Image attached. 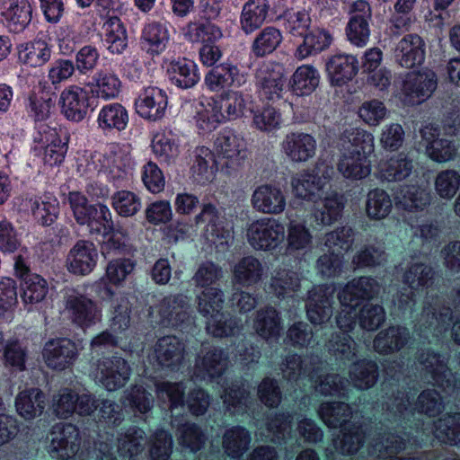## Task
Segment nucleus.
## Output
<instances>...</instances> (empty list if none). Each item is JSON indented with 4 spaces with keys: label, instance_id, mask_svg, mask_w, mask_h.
<instances>
[{
    "label": "nucleus",
    "instance_id": "1",
    "mask_svg": "<svg viewBox=\"0 0 460 460\" xmlns=\"http://www.w3.org/2000/svg\"><path fill=\"white\" fill-rule=\"evenodd\" d=\"M333 167L323 160H318L312 170L303 171L292 178L291 186L296 197L312 200L332 180Z\"/></svg>",
    "mask_w": 460,
    "mask_h": 460
},
{
    "label": "nucleus",
    "instance_id": "2",
    "mask_svg": "<svg viewBox=\"0 0 460 460\" xmlns=\"http://www.w3.org/2000/svg\"><path fill=\"white\" fill-rule=\"evenodd\" d=\"M215 148L220 160L221 169L229 175L236 173L248 156L245 140L232 131H224L219 134L215 142Z\"/></svg>",
    "mask_w": 460,
    "mask_h": 460
},
{
    "label": "nucleus",
    "instance_id": "3",
    "mask_svg": "<svg viewBox=\"0 0 460 460\" xmlns=\"http://www.w3.org/2000/svg\"><path fill=\"white\" fill-rule=\"evenodd\" d=\"M285 236L284 226L276 218L262 217L252 222L246 233L249 244L256 251H272Z\"/></svg>",
    "mask_w": 460,
    "mask_h": 460
},
{
    "label": "nucleus",
    "instance_id": "4",
    "mask_svg": "<svg viewBox=\"0 0 460 460\" xmlns=\"http://www.w3.org/2000/svg\"><path fill=\"white\" fill-rule=\"evenodd\" d=\"M130 373L131 368L123 358L108 357L94 363L92 374L96 383L107 391L113 392L126 385Z\"/></svg>",
    "mask_w": 460,
    "mask_h": 460
},
{
    "label": "nucleus",
    "instance_id": "5",
    "mask_svg": "<svg viewBox=\"0 0 460 460\" xmlns=\"http://www.w3.org/2000/svg\"><path fill=\"white\" fill-rule=\"evenodd\" d=\"M65 310L70 321L82 329L90 328L102 321V314L99 304L75 290L65 297Z\"/></svg>",
    "mask_w": 460,
    "mask_h": 460
},
{
    "label": "nucleus",
    "instance_id": "6",
    "mask_svg": "<svg viewBox=\"0 0 460 460\" xmlns=\"http://www.w3.org/2000/svg\"><path fill=\"white\" fill-rule=\"evenodd\" d=\"M49 452L60 460L72 459L81 447L80 431L71 423H57L49 432Z\"/></svg>",
    "mask_w": 460,
    "mask_h": 460
},
{
    "label": "nucleus",
    "instance_id": "7",
    "mask_svg": "<svg viewBox=\"0 0 460 460\" xmlns=\"http://www.w3.org/2000/svg\"><path fill=\"white\" fill-rule=\"evenodd\" d=\"M418 363L421 370L429 375L433 382L447 394H453L457 389V379L447 367V358L430 349L419 353Z\"/></svg>",
    "mask_w": 460,
    "mask_h": 460
},
{
    "label": "nucleus",
    "instance_id": "8",
    "mask_svg": "<svg viewBox=\"0 0 460 460\" xmlns=\"http://www.w3.org/2000/svg\"><path fill=\"white\" fill-rule=\"evenodd\" d=\"M334 287L319 285L307 292L305 312L308 321L314 325L327 323L333 313Z\"/></svg>",
    "mask_w": 460,
    "mask_h": 460
},
{
    "label": "nucleus",
    "instance_id": "9",
    "mask_svg": "<svg viewBox=\"0 0 460 460\" xmlns=\"http://www.w3.org/2000/svg\"><path fill=\"white\" fill-rule=\"evenodd\" d=\"M195 222L196 224H207L205 236L217 248L224 251L233 243V233L230 229L223 226L220 213L215 205L204 204L200 213L195 217Z\"/></svg>",
    "mask_w": 460,
    "mask_h": 460
},
{
    "label": "nucleus",
    "instance_id": "10",
    "mask_svg": "<svg viewBox=\"0 0 460 460\" xmlns=\"http://www.w3.org/2000/svg\"><path fill=\"white\" fill-rule=\"evenodd\" d=\"M438 85V78L432 70L409 73L402 84V93L410 104H420L429 99Z\"/></svg>",
    "mask_w": 460,
    "mask_h": 460
},
{
    "label": "nucleus",
    "instance_id": "11",
    "mask_svg": "<svg viewBox=\"0 0 460 460\" xmlns=\"http://www.w3.org/2000/svg\"><path fill=\"white\" fill-rule=\"evenodd\" d=\"M286 196L283 190L273 184L257 186L251 197L252 208L261 214L277 216L286 208Z\"/></svg>",
    "mask_w": 460,
    "mask_h": 460
},
{
    "label": "nucleus",
    "instance_id": "12",
    "mask_svg": "<svg viewBox=\"0 0 460 460\" xmlns=\"http://www.w3.org/2000/svg\"><path fill=\"white\" fill-rule=\"evenodd\" d=\"M416 171V163L410 154L401 152L378 164L377 177L382 181L398 182L408 179Z\"/></svg>",
    "mask_w": 460,
    "mask_h": 460
},
{
    "label": "nucleus",
    "instance_id": "13",
    "mask_svg": "<svg viewBox=\"0 0 460 460\" xmlns=\"http://www.w3.org/2000/svg\"><path fill=\"white\" fill-rule=\"evenodd\" d=\"M317 149L316 139L304 132H291L281 143V150L293 163L302 164L312 159Z\"/></svg>",
    "mask_w": 460,
    "mask_h": 460
},
{
    "label": "nucleus",
    "instance_id": "14",
    "mask_svg": "<svg viewBox=\"0 0 460 460\" xmlns=\"http://www.w3.org/2000/svg\"><path fill=\"white\" fill-rule=\"evenodd\" d=\"M379 283L371 277L355 278L349 281L339 292L341 305L358 306L364 300H370L378 295Z\"/></svg>",
    "mask_w": 460,
    "mask_h": 460
},
{
    "label": "nucleus",
    "instance_id": "15",
    "mask_svg": "<svg viewBox=\"0 0 460 460\" xmlns=\"http://www.w3.org/2000/svg\"><path fill=\"white\" fill-rule=\"evenodd\" d=\"M227 363V354L222 349L204 347L195 360L194 375L199 379L220 376L226 369Z\"/></svg>",
    "mask_w": 460,
    "mask_h": 460
},
{
    "label": "nucleus",
    "instance_id": "16",
    "mask_svg": "<svg viewBox=\"0 0 460 460\" xmlns=\"http://www.w3.org/2000/svg\"><path fill=\"white\" fill-rule=\"evenodd\" d=\"M78 356L77 347L68 339L49 341L43 349V357L47 366L56 370H63L70 367Z\"/></svg>",
    "mask_w": 460,
    "mask_h": 460
},
{
    "label": "nucleus",
    "instance_id": "17",
    "mask_svg": "<svg viewBox=\"0 0 460 460\" xmlns=\"http://www.w3.org/2000/svg\"><path fill=\"white\" fill-rule=\"evenodd\" d=\"M252 329L265 341H278L283 331L280 313L272 305L259 308L252 316Z\"/></svg>",
    "mask_w": 460,
    "mask_h": 460
},
{
    "label": "nucleus",
    "instance_id": "18",
    "mask_svg": "<svg viewBox=\"0 0 460 460\" xmlns=\"http://www.w3.org/2000/svg\"><path fill=\"white\" fill-rule=\"evenodd\" d=\"M98 252L92 242L78 241L69 251L66 268L75 275L84 276L92 272L96 265Z\"/></svg>",
    "mask_w": 460,
    "mask_h": 460
},
{
    "label": "nucleus",
    "instance_id": "19",
    "mask_svg": "<svg viewBox=\"0 0 460 460\" xmlns=\"http://www.w3.org/2000/svg\"><path fill=\"white\" fill-rule=\"evenodd\" d=\"M154 353L155 361L159 367L174 370L177 369L183 361L185 346L175 336H164L156 341Z\"/></svg>",
    "mask_w": 460,
    "mask_h": 460
},
{
    "label": "nucleus",
    "instance_id": "20",
    "mask_svg": "<svg viewBox=\"0 0 460 460\" xmlns=\"http://www.w3.org/2000/svg\"><path fill=\"white\" fill-rule=\"evenodd\" d=\"M137 113L145 119H161L167 107V96L156 87H148L138 96L135 103Z\"/></svg>",
    "mask_w": 460,
    "mask_h": 460
},
{
    "label": "nucleus",
    "instance_id": "21",
    "mask_svg": "<svg viewBox=\"0 0 460 460\" xmlns=\"http://www.w3.org/2000/svg\"><path fill=\"white\" fill-rule=\"evenodd\" d=\"M409 443L410 438L406 433L402 436L390 432L378 434L372 439L369 452L371 455L387 460H419L418 458L394 456L402 450L406 449Z\"/></svg>",
    "mask_w": 460,
    "mask_h": 460
},
{
    "label": "nucleus",
    "instance_id": "22",
    "mask_svg": "<svg viewBox=\"0 0 460 460\" xmlns=\"http://www.w3.org/2000/svg\"><path fill=\"white\" fill-rule=\"evenodd\" d=\"M190 310L189 298L182 294L170 295L158 305L162 323L172 327H178L188 321Z\"/></svg>",
    "mask_w": 460,
    "mask_h": 460
},
{
    "label": "nucleus",
    "instance_id": "23",
    "mask_svg": "<svg viewBox=\"0 0 460 460\" xmlns=\"http://www.w3.org/2000/svg\"><path fill=\"white\" fill-rule=\"evenodd\" d=\"M425 57V43L418 34L405 35L394 49L395 62L404 68L420 65Z\"/></svg>",
    "mask_w": 460,
    "mask_h": 460
},
{
    "label": "nucleus",
    "instance_id": "24",
    "mask_svg": "<svg viewBox=\"0 0 460 460\" xmlns=\"http://www.w3.org/2000/svg\"><path fill=\"white\" fill-rule=\"evenodd\" d=\"M410 340L411 334L406 327L392 325L376 335L373 348L379 354L389 355L402 349Z\"/></svg>",
    "mask_w": 460,
    "mask_h": 460
},
{
    "label": "nucleus",
    "instance_id": "25",
    "mask_svg": "<svg viewBox=\"0 0 460 460\" xmlns=\"http://www.w3.org/2000/svg\"><path fill=\"white\" fill-rule=\"evenodd\" d=\"M358 70V60L351 55L335 54L326 62V71L332 85L341 86L351 81Z\"/></svg>",
    "mask_w": 460,
    "mask_h": 460
},
{
    "label": "nucleus",
    "instance_id": "26",
    "mask_svg": "<svg viewBox=\"0 0 460 460\" xmlns=\"http://www.w3.org/2000/svg\"><path fill=\"white\" fill-rule=\"evenodd\" d=\"M256 79L266 98L274 100L280 97L286 80L279 66L262 64L256 72Z\"/></svg>",
    "mask_w": 460,
    "mask_h": 460
},
{
    "label": "nucleus",
    "instance_id": "27",
    "mask_svg": "<svg viewBox=\"0 0 460 460\" xmlns=\"http://www.w3.org/2000/svg\"><path fill=\"white\" fill-rule=\"evenodd\" d=\"M264 266L259 259L245 256L240 259L232 270V283L248 288L259 283L264 275Z\"/></svg>",
    "mask_w": 460,
    "mask_h": 460
},
{
    "label": "nucleus",
    "instance_id": "28",
    "mask_svg": "<svg viewBox=\"0 0 460 460\" xmlns=\"http://www.w3.org/2000/svg\"><path fill=\"white\" fill-rule=\"evenodd\" d=\"M343 196L332 192L314 205L312 216L317 225L331 226L338 221L344 209Z\"/></svg>",
    "mask_w": 460,
    "mask_h": 460
},
{
    "label": "nucleus",
    "instance_id": "29",
    "mask_svg": "<svg viewBox=\"0 0 460 460\" xmlns=\"http://www.w3.org/2000/svg\"><path fill=\"white\" fill-rule=\"evenodd\" d=\"M61 108L64 115L70 120L80 121L88 109L87 93L82 87L72 85L61 93Z\"/></svg>",
    "mask_w": 460,
    "mask_h": 460
},
{
    "label": "nucleus",
    "instance_id": "30",
    "mask_svg": "<svg viewBox=\"0 0 460 460\" xmlns=\"http://www.w3.org/2000/svg\"><path fill=\"white\" fill-rule=\"evenodd\" d=\"M451 320V308L440 305L436 301L424 305L417 324L420 330L433 328L438 333H441L447 330Z\"/></svg>",
    "mask_w": 460,
    "mask_h": 460
},
{
    "label": "nucleus",
    "instance_id": "31",
    "mask_svg": "<svg viewBox=\"0 0 460 460\" xmlns=\"http://www.w3.org/2000/svg\"><path fill=\"white\" fill-rule=\"evenodd\" d=\"M45 394L38 388L25 389L15 398L17 413L26 420L40 417L45 409Z\"/></svg>",
    "mask_w": 460,
    "mask_h": 460
},
{
    "label": "nucleus",
    "instance_id": "32",
    "mask_svg": "<svg viewBox=\"0 0 460 460\" xmlns=\"http://www.w3.org/2000/svg\"><path fill=\"white\" fill-rule=\"evenodd\" d=\"M1 13L9 27L19 31L30 23L32 9L28 0H3Z\"/></svg>",
    "mask_w": 460,
    "mask_h": 460
},
{
    "label": "nucleus",
    "instance_id": "33",
    "mask_svg": "<svg viewBox=\"0 0 460 460\" xmlns=\"http://www.w3.org/2000/svg\"><path fill=\"white\" fill-rule=\"evenodd\" d=\"M251 434L242 426L226 429L222 436V448L225 454L234 459L241 457L249 448Z\"/></svg>",
    "mask_w": 460,
    "mask_h": 460
},
{
    "label": "nucleus",
    "instance_id": "34",
    "mask_svg": "<svg viewBox=\"0 0 460 460\" xmlns=\"http://www.w3.org/2000/svg\"><path fill=\"white\" fill-rule=\"evenodd\" d=\"M378 366L370 359H360L354 362L349 369V379L358 390H367L378 380Z\"/></svg>",
    "mask_w": 460,
    "mask_h": 460
},
{
    "label": "nucleus",
    "instance_id": "35",
    "mask_svg": "<svg viewBox=\"0 0 460 460\" xmlns=\"http://www.w3.org/2000/svg\"><path fill=\"white\" fill-rule=\"evenodd\" d=\"M341 142L344 152L368 156L374 152V137L360 128H348L341 135Z\"/></svg>",
    "mask_w": 460,
    "mask_h": 460
},
{
    "label": "nucleus",
    "instance_id": "36",
    "mask_svg": "<svg viewBox=\"0 0 460 460\" xmlns=\"http://www.w3.org/2000/svg\"><path fill=\"white\" fill-rule=\"evenodd\" d=\"M365 442V432L360 426L349 425L344 427L340 435L332 440L335 451L344 456L358 453Z\"/></svg>",
    "mask_w": 460,
    "mask_h": 460
},
{
    "label": "nucleus",
    "instance_id": "37",
    "mask_svg": "<svg viewBox=\"0 0 460 460\" xmlns=\"http://www.w3.org/2000/svg\"><path fill=\"white\" fill-rule=\"evenodd\" d=\"M338 171L347 179L359 180L366 178L371 172L368 156L344 152L337 164Z\"/></svg>",
    "mask_w": 460,
    "mask_h": 460
},
{
    "label": "nucleus",
    "instance_id": "38",
    "mask_svg": "<svg viewBox=\"0 0 460 460\" xmlns=\"http://www.w3.org/2000/svg\"><path fill=\"white\" fill-rule=\"evenodd\" d=\"M40 142L43 148V161L49 166L60 164L67 152V142L56 130L51 129L41 135Z\"/></svg>",
    "mask_w": 460,
    "mask_h": 460
},
{
    "label": "nucleus",
    "instance_id": "39",
    "mask_svg": "<svg viewBox=\"0 0 460 460\" xmlns=\"http://www.w3.org/2000/svg\"><path fill=\"white\" fill-rule=\"evenodd\" d=\"M172 425L176 429V438L179 444L195 453L203 448L207 436L195 423H180L177 419L172 420Z\"/></svg>",
    "mask_w": 460,
    "mask_h": 460
},
{
    "label": "nucleus",
    "instance_id": "40",
    "mask_svg": "<svg viewBox=\"0 0 460 460\" xmlns=\"http://www.w3.org/2000/svg\"><path fill=\"white\" fill-rule=\"evenodd\" d=\"M434 277L435 271L429 264L415 261L406 268L402 275V281L409 288L417 291L430 287L433 284Z\"/></svg>",
    "mask_w": 460,
    "mask_h": 460
},
{
    "label": "nucleus",
    "instance_id": "41",
    "mask_svg": "<svg viewBox=\"0 0 460 460\" xmlns=\"http://www.w3.org/2000/svg\"><path fill=\"white\" fill-rule=\"evenodd\" d=\"M279 368L283 379L289 383H297L310 376L313 370V363L307 357L290 354L283 359Z\"/></svg>",
    "mask_w": 460,
    "mask_h": 460
},
{
    "label": "nucleus",
    "instance_id": "42",
    "mask_svg": "<svg viewBox=\"0 0 460 460\" xmlns=\"http://www.w3.org/2000/svg\"><path fill=\"white\" fill-rule=\"evenodd\" d=\"M332 41V37L329 31L319 28L314 29L305 35L303 43L295 52V57L302 60L329 48Z\"/></svg>",
    "mask_w": 460,
    "mask_h": 460
},
{
    "label": "nucleus",
    "instance_id": "43",
    "mask_svg": "<svg viewBox=\"0 0 460 460\" xmlns=\"http://www.w3.org/2000/svg\"><path fill=\"white\" fill-rule=\"evenodd\" d=\"M317 414L329 428H338L351 418L352 410L342 402H325L320 404Z\"/></svg>",
    "mask_w": 460,
    "mask_h": 460
},
{
    "label": "nucleus",
    "instance_id": "44",
    "mask_svg": "<svg viewBox=\"0 0 460 460\" xmlns=\"http://www.w3.org/2000/svg\"><path fill=\"white\" fill-rule=\"evenodd\" d=\"M434 435L441 442L460 444V412L447 413L434 422Z\"/></svg>",
    "mask_w": 460,
    "mask_h": 460
},
{
    "label": "nucleus",
    "instance_id": "45",
    "mask_svg": "<svg viewBox=\"0 0 460 460\" xmlns=\"http://www.w3.org/2000/svg\"><path fill=\"white\" fill-rule=\"evenodd\" d=\"M269 11L267 0H249L243 7L241 25L246 33L259 28L265 21Z\"/></svg>",
    "mask_w": 460,
    "mask_h": 460
},
{
    "label": "nucleus",
    "instance_id": "46",
    "mask_svg": "<svg viewBox=\"0 0 460 460\" xmlns=\"http://www.w3.org/2000/svg\"><path fill=\"white\" fill-rule=\"evenodd\" d=\"M92 84V92L104 101L115 99L121 91V81L112 72L100 70L96 73Z\"/></svg>",
    "mask_w": 460,
    "mask_h": 460
},
{
    "label": "nucleus",
    "instance_id": "47",
    "mask_svg": "<svg viewBox=\"0 0 460 460\" xmlns=\"http://www.w3.org/2000/svg\"><path fill=\"white\" fill-rule=\"evenodd\" d=\"M430 202L429 193L420 186H406L402 190L398 198L399 208L408 212H419L424 210Z\"/></svg>",
    "mask_w": 460,
    "mask_h": 460
},
{
    "label": "nucleus",
    "instance_id": "48",
    "mask_svg": "<svg viewBox=\"0 0 460 460\" xmlns=\"http://www.w3.org/2000/svg\"><path fill=\"white\" fill-rule=\"evenodd\" d=\"M393 208L389 194L382 189L370 190L366 199V213L372 220H381L388 217Z\"/></svg>",
    "mask_w": 460,
    "mask_h": 460
},
{
    "label": "nucleus",
    "instance_id": "49",
    "mask_svg": "<svg viewBox=\"0 0 460 460\" xmlns=\"http://www.w3.org/2000/svg\"><path fill=\"white\" fill-rule=\"evenodd\" d=\"M98 125L102 129L123 130L128 121V114L119 103L103 106L98 115Z\"/></svg>",
    "mask_w": 460,
    "mask_h": 460
},
{
    "label": "nucleus",
    "instance_id": "50",
    "mask_svg": "<svg viewBox=\"0 0 460 460\" xmlns=\"http://www.w3.org/2000/svg\"><path fill=\"white\" fill-rule=\"evenodd\" d=\"M195 301L198 312L208 318L222 312L225 295L220 288H208L197 295Z\"/></svg>",
    "mask_w": 460,
    "mask_h": 460
},
{
    "label": "nucleus",
    "instance_id": "51",
    "mask_svg": "<svg viewBox=\"0 0 460 460\" xmlns=\"http://www.w3.org/2000/svg\"><path fill=\"white\" fill-rule=\"evenodd\" d=\"M240 320L219 312L207 318L206 330L214 337L234 336L241 330Z\"/></svg>",
    "mask_w": 460,
    "mask_h": 460
},
{
    "label": "nucleus",
    "instance_id": "52",
    "mask_svg": "<svg viewBox=\"0 0 460 460\" xmlns=\"http://www.w3.org/2000/svg\"><path fill=\"white\" fill-rule=\"evenodd\" d=\"M270 288L278 297L291 296L300 288V278L291 270H276L271 278Z\"/></svg>",
    "mask_w": 460,
    "mask_h": 460
},
{
    "label": "nucleus",
    "instance_id": "53",
    "mask_svg": "<svg viewBox=\"0 0 460 460\" xmlns=\"http://www.w3.org/2000/svg\"><path fill=\"white\" fill-rule=\"evenodd\" d=\"M226 411L232 415L243 414L250 402V393L244 386L232 385L221 394Z\"/></svg>",
    "mask_w": 460,
    "mask_h": 460
},
{
    "label": "nucleus",
    "instance_id": "54",
    "mask_svg": "<svg viewBox=\"0 0 460 460\" xmlns=\"http://www.w3.org/2000/svg\"><path fill=\"white\" fill-rule=\"evenodd\" d=\"M146 434L143 429L131 427L118 437V451L125 456L133 457L144 449Z\"/></svg>",
    "mask_w": 460,
    "mask_h": 460
},
{
    "label": "nucleus",
    "instance_id": "55",
    "mask_svg": "<svg viewBox=\"0 0 460 460\" xmlns=\"http://www.w3.org/2000/svg\"><path fill=\"white\" fill-rule=\"evenodd\" d=\"M225 119V114L220 111L215 99L201 104L196 116V125L202 133H209L215 130Z\"/></svg>",
    "mask_w": 460,
    "mask_h": 460
},
{
    "label": "nucleus",
    "instance_id": "56",
    "mask_svg": "<svg viewBox=\"0 0 460 460\" xmlns=\"http://www.w3.org/2000/svg\"><path fill=\"white\" fill-rule=\"evenodd\" d=\"M223 278L224 270L222 267L213 261H207L198 266L191 281L196 288L205 289L218 288L216 285Z\"/></svg>",
    "mask_w": 460,
    "mask_h": 460
},
{
    "label": "nucleus",
    "instance_id": "57",
    "mask_svg": "<svg viewBox=\"0 0 460 460\" xmlns=\"http://www.w3.org/2000/svg\"><path fill=\"white\" fill-rule=\"evenodd\" d=\"M236 66L225 63L213 67L206 75L205 83L212 91L231 86L238 75Z\"/></svg>",
    "mask_w": 460,
    "mask_h": 460
},
{
    "label": "nucleus",
    "instance_id": "58",
    "mask_svg": "<svg viewBox=\"0 0 460 460\" xmlns=\"http://www.w3.org/2000/svg\"><path fill=\"white\" fill-rule=\"evenodd\" d=\"M357 347L355 341L344 332L332 333L326 343L329 352L342 360L353 359L357 356Z\"/></svg>",
    "mask_w": 460,
    "mask_h": 460
},
{
    "label": "nucleus",
    "instance_id": "59",
    "mask_svg": "<svg viewBox=\"0 0 460 460\" xmlns=\"http://www.w3.org/2000/svg\"><path fill=\"white\" fill-rule=\"evenodd\" d=\"M214 154L206 146H199L194 151V163L191 167L196 181L200 183L209 181L214 173Z\"/></svg>",
    "mask_w": 460,
    "mask_h": 460
},
{
    "label": "nucleus",
    "instance_id": "60",
    "mask_svg": "<svg viewBox=\"0 0 460 460\" xmlns=\"http://www.w3.org/2000/svg\"><path fill=\"white\" fill-rule=\"evenodd\" d=\"M313 243V235L305 223L292 220L288 225L287 248L290 252L305 251Z\"/></svg>",
    "mask_w": 460,
    "mask_h": 460
},
{
    "label": "nucleus",
    "instance_id": "61",
    "mask_svg": "<svg viewBox=\"0 0 460 460\" xmlns=\"http://www.w3.org/2000/svg\"><path fill=\"white\" fill-rule=\"evenodd\" d=\"M129 165V157L118 147H111L102 156V166L114 180L122 179Z\"/></svg>",
    "mask_w": 460,
    "mask_h": 460
},
{
    "label": "nucleus",
    "instance_id": "62",
    "mask_svg": "<svg viewBox=\"0 0 460 460\" xmlns=\"http://www.w3.org/2000/svg\"><path fill=\"white\" fill-rule=\"evenodd\" d=\"M319 84V75L312 66H299L292 76V90L296 95L312 93Z\"/></svg>",
    "mask_w": 460,
    "mask_h": 460
},
{
    "label": "nucleus",
    "instance_id": "63",
    "mask_svg": "<svg viewBox=\"0 0 460 460\" xmlns=\"http://www.w3.org/2000/svg\"><path fill=\"white\" fill-rule=\"evenodd\" d=\"M169 73L171 80L181 88H190L199 79L196 66L187 60L171 63Z\"/></svg>",
    "mask_w": 460,
    "mask_h": 460
},
{
    "label": "nucleus",
    "instance_id": "64",
    "mask_svg": "<svg viewBox=\"0 0 460 460\" xmlns=\"http://www.w3.org/2000/svg\"><path fill=\"white\" fill-rule=\"evenodd\" d=\"M435 191L443 199H451L460 188V173L453 169L439 172L434 181Z\"/></svg>",
    "mask_w": 460,
    "mask_h": 460
}]
</instances>
